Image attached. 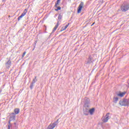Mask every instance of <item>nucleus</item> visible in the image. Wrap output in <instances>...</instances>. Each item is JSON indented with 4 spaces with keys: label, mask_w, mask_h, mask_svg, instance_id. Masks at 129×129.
Returning a JSON list of instances; mask_svg holds the SVG:
<instances>
[{
    "label": "nucleus",
    "mask_w": 129,
    "mask_h": 129,
    "mask_svg": "<svg viewBox=\"0 0 129 129\" xmlns=\"http://www.w3.org/2000/svg\"><path fill=\"white\" fill-rule=\"evenodd\" d=\"M119 103L121 106H129V99L121 100Z\"/></svg>",
    "instance_id": "obj_1"
},
{
    "label": "nucleus",
    "mask_w": 129,
    "mask_h": 129,
    "mask_svg": "<svg viewBox=\"0 0 129 129\" xmlns=\"http://www.w3.org/2000/svg\"><path fill=\"white\" fill-rule=\"evenodd\" d=\"M129 10V5L123 3L121 6V11L122 12H126Z\"/></svg>",
    "instance_id": "obj_2"
},
{
    "label": "nucleus",
    "mask_w": 129,
    "mask_h": 129,
    "mask_svg": "<svg viewBox=\"0 0 129 129\" xmlns=\"http://www.w3.org/2000/svg\"><path fill=\"white\" fill-rule=\"evenodd\" d=\"M93 60V57H92V56L89 55V58L87 59V60L85 61V63L86 65H90V64H91L92 63Z\"/></svg>",
    "instance_id": "obj_3"
},
{
    "label": "nucleus",
    "mask_w": 129,
    "mask_h": 129,
    "mask_svg": "<svg viewBox=\"0 0 129 129\" xmlns=\"http://www.w3.org/2000/svg\"><path fill=\"white\" fill-rule=\"evenodd\" d=\"M59 121V119H58L56 121H55L52 124H50L47 129H53L55 126H56L58 124V121Z\"/></svg>",
    "instance_id": "obj_4"
},
{
    "label": "nucleus",
    "mask_w": 129,
    "mask_h": 129,
    "mask_svg": "<svg viewBox=\"0 0 129 129\" xmlns=\"http://www.w3.org/2000/svg\"><path fill=\"white\" fill-rule=\"evenodd\" d=\"M60 2H61V0H57L55 4L54 7L56 8V9H55L56 12H58V11H60V10H61V7L60 6L58 7V6H59V4H60Z\"/></svg>",
    "instance_id": "obj_5"
},
{
    "label": "nucleus",
    "mask_w": 129,
    "mask_h": 129,
    "mask_svg": "<svg viewBox=\"0 0 129 129\" xmlns=\"http://www.w3.org/2000/svg\"><path fill=\"white\" fill-rule=\"evenodd\" d=\"M102 121L103 122H107L108 119H109V114L108 113L104 118H102Z\"/></svg>",
    "instance_id": "obj_6"
},
{
    "label": "nucleus",
    "mask_w": 129,
    "mask_h": 129,
    "mask_svg": "<svg viewBox=\"0 0 129 129\" xmlns=\"http://www.w3.org/2000/svg\"><path fill=\"white\" fill-rule=\"evenodd\" d=\"M28 13V10L27 9H25L23 13L21 14V16H19L18 18V21H20L23 17H25L26 15V14Z\"/></svg>",
    "instance_id": "obj_7"
},
{
    "label": "nucleus",
    "mask_w": 129,
    "mask_h": 129,
    "mask_svg": "<svg viewBox=\"0 0 129 129\" xmlns=\"http://www.w3.org/2000/svg\"><path fill=\"white\" fill-rule=\"evenodd\" d=\"M16 120V115H15V113H12L10 116L9 123H11V121H12V120Z\"/></svg>",
    "instance_id": "obj_8"
},
{
    "label": "nucleus",
    "mask_w": 129,
    "mask_h": 129,
    "mask_svg": "<svg viewBox=\"0 0 129 129\" xmlns=\"http://www.w3.org/2000/svg\"><path fill=\"white\" fill-rule=\"evenodd\" d=\"M11 66H12V61L9 59L6 63V67L7 69H9L11 68Z\"/></svg>",
    "instance_id": "obj_9"
},
{
    "label": "nucleus",
    "mask_w": 129,
    "mask_h": 129,
    "mask_svg": "<svg viewBox=\"0 0 129 129\" xmlns=\"http://www.w3.org/2000/svg\"><path fill=\"white\" fill-rule=\"evenodd\" d=\"M84 4L83 2H81V4H80L78 9V14H80V12H81V10H82V8H83Z\"/></svg>",
    "instance_id": "obj_10"
},
{
    "label": "nucleus",
    "mask_w": 129,
    "mask_h": 129,
    "mask_svg": "<svg viewBox=\"0 0 129 129\" xmlns=\"http://www.w3.org/2000/svg\"><path fill=\"white\" fill-rule=\"evenodd\" d=\"M89 104H90V101L89 100V99H87L85 102L84 107H89Z\"/></svg>",
    "instance_id": "obj_11"
},
{
    "label": "nucleus",
    "mask_w": 129,
    "mask_h": 129,
    "mask_svg": "<svg viewBox=\"0 0 129 129\" xmlns=\"http://www.w3.org/2000/svg\"><path fill=\"white\" fill-rule=\"evenodd\" d=\"M59 27V22H57V24L55 26V27L53 28L52 32L51 34H53L57 30V28Z\"/></svg>",
    "instance_id": "obj_12"
},
{
    "label": "nucleus",
    "mask_w": 129,
    "mask_h": 129,
    "mask_svg": "<svg viewBox=\"0 0 129 129\" xmlns=\"http://www.w3.org/2000/svg\"><path fill=\"white\" fill-rule=\"evenodd\" d=\"M125 94V92H122V93H117L116 95L117 96H119L120 97H123Z\"/></svg>",
    "instance_id": "obj_13"
},
{
    "label": "nucleus",
    "mask_w": 129,
    "mask_h": 129,
    "mask_svg": "<svg viewBox=\"0 0 129 129\" xmlns=\"http://www.w3.org/2000/svg\"><path fill=\"white\" fill-rule=\"evenodd\" d=\"M95 111V109L94 108H93L89 110V112H90V114H91V115H92V114H93Z\"/></svg>",
    "instance_id": "obj_14"
},
{
    "label": "nucleus",
    "mask_w": 129,
    "mask_h": 129,
    "mask_svg": "<svg viewBox=\"0 0 129 129\" xmlns=\"http://www.w3.org/2000/svg\"><path fill=\"white\" fill-rule=\"evenodd\" d=\"M15 114H19L20 113V109L16 108L14 110Z\"/></svg>",
    "instance_id": "obj_15"
},
{
    "label": "nucleus",
    "mask_w": 129,
    "mask_h": 129,
    "mask_svg": "<svg viewBox=\"0 0 129 129\" xmlns=\"http://www.w3.org/2000/svg\"><path fill=\"white\" fill-rule=\"evenodd\" d=\"M37 81H38V80H37V77L35 76V78L33 79L32 83L35 84L37 82Z\"/></svg>",
    "instance_id": "obj_16"
},
{
    "label": "nucleus",
    "mask_w": 129,
    "mask_h": 129,
    "mask_svg": "<svg viewBox=\"0 0 129 129\" xmlns=\"http://www.w3.org/2000/svg\"><path fill=\"white\" fill-rule=\"evenodd\" d=\"M118 101V98H117V97H114L113 98V102H114V103H116V102H117Z\"/></svg>",
    "instance_id": "obj_17"
},
{
    "label": "nucleus",
    "mask_w": 129,
    "mask_h": 129,
    "mask_svg": "<svg viewBox=\"0 0 129 129\" xmlns=\"http://www.w3.org/2000/svg\"><path fill=\"white\" fill-rule=\"evenodd\" d=\"M62 18H63V16H62L61 14H59L58 17V21H60L62 19Z\"/></svg>",
    "instance_id": "obj_18"
},
{
    "label": "nucleus",
    "mask_w": 129,
    "mask_h": 129,
    "mask_svg": "<svg viewBox=\"0 0 129 129\" xmlns=\"http://www.w3.org/2000/svg\"><path fill=\"white\" fill-rule=\"evenodd\" d=\"M34 87V84L33 83H31L30 86V89H33V88Z\"/></svg>",
    "instance_id": "obj_19"
},
{
    "label": "nucleus",
    "mask_w": 129,
    "mask_h": 129,
    "mask_svg": "<svg viewBox=\"0 0 129 129\" xmlns=\"http://www.w3.org/2000/svg\"><path fill=\"white\" fill-rule=\"evenodd\" d=\"M66 30V28H65V26H63L61 28V31H64Z\"/></svg>",
    "instance_id": "obj_20"
},
{
    "label": "nucleus",
    "mask_w": 129,
    "mask_h": 129,
    "mask_svg": "<svg viewBox=\"0 0 129 129\" xmlns=\"http://www.w3.org/2000/svg\"><path fill=\"white\" fill-rule=\"evenodd\" d=\"M26 51L24 52L22 55V58H24L25 57V55H26Z\"/></svg>",
    "instance_id": "obj_21"
},
{
    "label": "nucleus",
    "mask_w": 129,
    "mask_h": 129,
    "mask_svg": "<svg viewBox=\"0 0 129 129\" xmlns=\"http://www.w3.org/2000/svg\"><path fill=\"white\" fill-rule=\"evenodd\" d=\"M68 26H69V23H68V25H66V26H64V28H65L66 29H67V28H68Z\"/></svg>",
    "instance_id": "obj_22"
},
{
    "label": "nucleus",
    "mask_w": 129,
    "mask_h": 129,
    "mask_svg": "<svg viewBox=\"0 0 129 129\" xmlns=\"http://www.w3.org/2000/svg\"><path fill=\"white\" fill-rule=\"evenodd\" d=\"M84 114H85V115H88V113H86L85 111H84Z\"/></svg>",
    "instance_id": "obj_23"
},
{
    "label": "nucleus",
    "mask_w": 129,
    "mask_h": 129,
    "mask_svg": "<svg viewBox=\"0 0 129 129\" xmlns=\"http://www.w3.org/2000/svg\"><path fill=\"white\" fill-rule=\"evenodd\" d=\"M8 129H11V125H8Z\"/></svg>",
    "instance_id": "obj_24"
},
{
    "label": "nucleus",
    "mask_w": 129,
    "mask_h": 129,
    "mask_svg": "<svg viewBox=\"0 0 129 129\" xmlns=\"http://www.w3.org/2000/svg\"><path fill=\"white\" fill-rule=\"evenodd\" d=\"M95 23H93V24L92 25V26H93V25H94Z\"/></svg>",
    "instance_id": "obj_25"
},
{
    "label": "nucleus",
    "mask_w": 129,
    "mask_h": 129,
    "mask_svg": "<svg viewBox=\"0 0 129 129\" xmlns=\"http://www.w3.org/2000/svg\"><path fill=\"white\" fill-rule=\"evenodd\" d=\"M14 124H15V125L17 124V123H16V122H15V123H14Z\"/></svg>",
    "instance_id": "obj_26"
},
{
    "label": "nucleus",
    "mask_w": 129,
    "mask_h": 129,
    "mask_svg": "<svg viewBox=\"0 0 129 129\" xmlns=\"http://www.w3.org/2000/svg\"><path fill=\"white\" fill-rule=\"evenodd\" d=\"M88 109H87V112H88Z\"/></svg>",
    "instance_id": "obj_27"
},
{
    "label": "nucleus",
    "mask_w": 129,
    "mask_h": 129,
    "mask_svg": "<svg viewBox=\"0 0 129 129\" xmlns=\"http://www.w3.org/2000/svg\"><path fill=\"white\" fill-rule=\"evenodd\" d=\"M35 44H36V43H37L36 42H35Z\"/></svg>",
    "instance_id": "obj_28"
}]
</instances>
